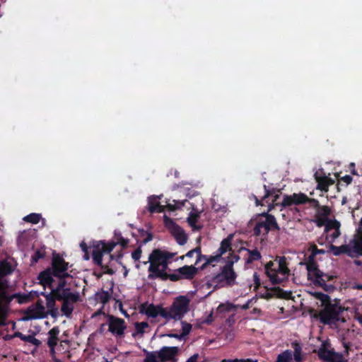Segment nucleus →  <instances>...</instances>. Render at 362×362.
I'll return each mask as SVG.
<instances>
[{
  "label": "nucleus",
  "mask_w": 362,
  "mask_h": 362,
  "mask_svg": "<svg viewBox=\"0 0 362 362\" xmlns=\"http://www.w3.org/2000/svg\"><path fill=\"white\" fill-rule=\"evenodd\" d=\"M69 262L58 253L54 252L51 262V267H47L38 274L40 284L49 288L52 287L54 282V277H71L73 276L69 274Z\"/></svg>",
  "instance_id": "obj_1"
},
{
  "label": "nucleus",
  "mask_w": 362,
  "mask_h": 362,
  "mask_svg": "<svg viewBox=\"0 0 362 362\" xmlns=\"http://www.w3.org/2000/svg\"><path fill=\"white\" fill-rule=\"evenodd\" d=\"M273 207V204H269L267 212H262L258 214V218H257L253 228V234L255 235L262 236L264 238H267L270 230H280V227L274 216L269 214Z\"/></svg>",
  "instance_id": "obj_2"
},
{
  "label": "nucleus",
  "mask_w": 362,
  "mask_h": 362,
  "mask_svg": "<svg viewBox=\"0 0 362 362\" xmlns=\"http://www.w3.org/2000/svg\"><path fill=\"white\" fill-rule=\"evenodd\" d=\"M189 298L186 296H179L175 298L172 305L167 310V320H181L189 310Z\"/></svg>",
  "instance_id": "obj_3"
},
{
  "label": "nucleus",
  "mask_w": 362,
  "mask_h": 362,
  "mask_svg": "<svg viewBox=\"0 0 362 362\" xmlns=\"http://www.w3.org/2000/svg\"><path fill=\"white\" fill-rule=\"evenodd\" d=\"M344 311V308L337 303L332 304L329 303L319 313V318L322 323L329 325L335 324L339 321L344 322V319L340 318V315Z\"/></svg>",
  "instance_id": "obj_4"
},
{
  "label": "nucleus",
  "mask_w": 362,
  "mask_h": 362,
  "mask_svg": "<svg viewBox=\"0 0 362 362\" xmlns=\"http://www.w3.org/2000/svg\"><path fill=\"white\" fill-rule=\"evenodd\" d=\"M329 249L335 256L346 254L351 258L362 256V240H354L349 245L336 246L330 245Z\"/></svg>",
  "instance_id": "obj_5"
},
{
  "label": "nucleus",
  "mask_w": 362,
  "mask_h": 362,
  "mask_svg": "<svg viewBox=\"0 0 362 362\" xmlns=\"http://www.w3.org/2000/svg\"><path fill=\"white\" fill-rule=\"evenodd\" d=\"M240 259V257L234 253L229 254L226 260V264L221 268V274L226 281V286H232L235 283L238 276L233 269V265Z\"/></svg>",
  "instance_id": "obj_6"
},
{
  "label": "nucleus",
  "mask_w": 362,
  "mask_h": 362,
  "mask_svg": "<svg viewBox=\"0 0 362 362\" xmlns=\"http://www.w3.org/2000/svg\"><path fill=\"white\" fill-rule=\"evenodd\" d=\"M91 247H93L92 259L93 263L101 268V269L103 271V274H107L109 275L114 274L115 271L112 269L110 268L107 264H103V255L107 253L106 251H103L105 250L104 245L100 246L96 243L93 242Z\"/></svg>",
  "instance_id": "obj_7"
},
{
  "label": "nucleus",
  "mask_w": 362,
  "mask_h": 362,
  "mask_svg": "<svg viewBox=\"0 0 362 362\" xmlns=\"http://www.w3.org/2000/svg\"><path fill=\"white\" fill-rule=\"evenodd\" d=\"M164 222L166 226L169 228L171 235L174 237L177 243L180 245H184L188 239L185 230L179 225L175 223L173 219L167 216H164Z\"/></svg>",
  "instance_id": "obj_8"
},
{
  "label": "nucleus",
  "mask_w": 362,
  "mask_h": 362,
  "mask_svg": "<svg viewBox=\"0 0 362 362\" xmlns=\"http://www.w3.org/2000/svg\"><path fill=\"white\" fill-rule=\"evenodd\" d=\"M199 269L194 264L185 265L175 270L174 273L170 274L175 276V279H170L171 281H177L181 279L191 281L197 275Z\"/></svg>",
  "instance_id": "obj_9"
},
{
  "label": "nucleus",
  "mask_w": 362,
  "mask_h": 362,
  "mask_svg": "<svg viewBox=\"0 0 362 362\" xmlns=\"http://www.w3.org/2000/svg\"><path fill=\"white\" fill-rule=\"evenodd\" d=\"M57 300L62 301L61 311L66 317H70L74 310V304L77 303L80 299L78 292L67 293L64 295V298L56 297Z\"/></svg>",
  "instance_id": "obj_10"
},
{
  "label": "nucleus",
  "mask_w": 362,
  "mask_h": 362,
  "mask_svg": "<svg viewBox=\"0 0 362 362\" xmlns=\"http://www.w3.org/2000/svg\"><path fill=\"white\" fill-rule=\"evenodd\" d=\"M107 318L108 331L116 337H123L124 334V331L127 329L124 320L115 317L112 315H107Z\"/></svg>",
  "instance_id": "obj_11"
},
{
  "label": "nucleus",
  "mask_w": 362,
  "mask_h": 362,
  "mask_svg": "<svg viewBox=\"0 0 362 362\" xmlns=\"http://www.w3.org/2000/svg\"><path fill=\"white\" fill-rule=\"evenodd\" d=\"M140 313L145 314L148 317H156L160 315L162 317L167 320V310L161 305H155L153 303L148 304V303H142L140 306Z\"/></svg>",
  "instance_id": "obj_12"
},
{
  "label": "nucleus",
  "mask_w": 362,
  "mask_h": 362,
  "mask_svg": "<svg viewBox=\"0 0 362 362\" xmlns=\"http://www.w3.org/2000/svg\"><path fill=\"white\" fill-rule=\"evenodd\" d=\"M177 255L176 252H170L165 250H162L159 248L154 249L150 254L148 257V262L153 264H160L167 260H170Z\"/></svg>",
  "instance_id": "obj_13"
},
{
  "label": "nucleus",
  "mask_w": 362,
  "mask_h": 362,
  "mask_svg": "<svg viewBox=\"0 0 362 362\" xmlns=\"http://www.w3.org/2000/svg\"><path fill=\"white\" fill-rule=\"evenodd\" d=\"M307 195L305 193H293V194H284L283 200L280 204L284 208L291 206L292 205H302L306 204Z\"/></svg>",
  "instance_id": "obj_14"
},
{
  "label": "nucleus",
  "mask_w": 362,
  "mask_h": 362,
  "mask_svg": "<svg viewBox=\"0 0 362 362\" xmlns=\"http://www.w3.org/2000/svg\"><path fill=\"white\" fill-rule=\"evenodd\" d=\"M47 315L43 301L38 299L35 305L30 307L27 312L26 320L44 318Z\"/></svg>",
  "instance_id": "obj_15"
},
{
  "label": "nucleus",
  "mask_w": 362,
  "mask_h": 362,
  "mask_svg": "<svg viewBox=\"0 0 362 362\" xmlns=\"http://www.w3.org/2000/svg\"><path fill=\"white\" fill-rule=\"evenodd\" d=\"M8 300L6 291V284L0 279V325H4L8 315V310L4 302Z\"/></svg>",
  "instance_id": "obj_16"
},
{
  "label": "nucleus",
  "mask_w": 362,
  "mask_h": 362,
  "mask_svg": "<svg viewBox=\"0 0 362 362\" xmlns=\"http://www.w3.org/2000/svg\"><path fill=\"white\" fill-rule=\"evenodd\" d=\"M178 351L179 348L177 346H163L157 351V354L160 362H168L170 361L176 362L175 357Z\"/></svg>",
  "instance_id": "obj_17"
},
{
  "label": "nucleus",
  "mask_w": 362,
  "mask_h": 362,
  "mask_svg": "<svg viewBox=\"0 0 362 362\" xmlns=\"http://www.w3.org/2000/svg\"><path fill=\"white\" fill-rule=\"evenodd\" d=\"M59 281L58 284L55 288H50L53 290V293L55 294L56 297H59L60 298H64V295L67 293H71V288L67 286L68 279H71V277H56Z\"/></svg>",
  "instance_id": "obj_18"
},
{
  "label": "nucleus",
  "mask_w": 362,
  "mask_h": 362,
  "mask_svg": "<svg viewBox=\"0 0 362 362\" xmlns=\"http://www.w3.org/2000/svg\"><path fill=\"white\" fill-rule=\"evenodd\" d=\"M150 274L148 275V279H160L162 281L170 280V279H175V276L164 272V270H160V266L153 264L152 262L148 267Z\"/></svg>",
  "instance_id": "obj_19"
},
{
  "label": "nucleus",
  "mask_w": 362,
  "mask_h": 362,
  "mask_svg": "<svg viewBox=\"0 0 362 362\" xmlns=\"http://www.w3.org/2000/svg\"><path fill=\"white\" fill-rule=\"evenodd\" d=\"M94 242L100 246L104 245L105 250L103 251H106L107 254L110 253L117 245H121L122 248L124 249L127 247L129 244V240L122 236L117 238V241L112 240L106 242L105 240H99Z\"/></svg>",
  "instance_id": "obj_20"
},
{
  "label": "nucleus",
  "mask_w": 362,
  "mask_h": 362,
  "mask_svg": "<svg viewBox=\"0 0 362 362\" xmlns=\"http://www.w3.org/2000/svg\"><path fill=\"white\" fill-rule=\"evenodd\" d=\"M276 261H269L264 266L265 274L272 283V284H279L283 281V279L276 275Z\"/></svg>",
  "instance_id": "obj_21"
},
{
  "label": "nucleus",
  "mask_w": 362,
  "mask_h": 362,
  "mask_svg": "<svg viewBox=\"0 0 362 362\" xmlns=\"http://www.w3.org/2000/svg\"><path fill=\"white\" fill-rule=\"evenodd\" d=\"M306 269L308 271V279L312 282H313L315 278L322 276V272L319 269L317 263L315 261V259H310V257H308V262L306 263Z\"/></svg>",
  "instance_id": "obj_22"
},
{
  "label": "nucleus",
  "mask_w": 362,
  "mask_h": 362,
  "mask_svg": "<svg viewBox=\"0 0 362 362\" xmlns=\"http://www.w3.org/2000/svg\"><path fill=\"white\" fill-rule=\"evenodd\" d=\"M334 279V276L329 275L322 272V276L320 278H315L313 281L314 285L322 287L325 291H332L334 289V286L330 284H327V281H331Z\"/></svg>",
  "instance_id": "obj_23"
},
{
  "label": "nucleus",
  "mask_w": 362,
  "mask_h": 362,
  "mask_svg": "<svg viewBox=\"0 0 362 362\" xmlns=\"http://www.w3.org/2000/svg\"><path fill=\"white\" fill-rule=\"evenodd\" d=\"M187 200H175L173 199L172 203H167L166 206L161 205L159 202L156 204V213H162L164 211L165 208L166 207L170 211H175L176 210L180 209L182 206H185Z\"/></svg>",
  "instance_id": "obj_24"
},
{
  "label": "nucleus",
  "mask_w": 362,
  "mask_h": 362,
  "mask_svg": "<svg viewBox=\"0 0 362 362\" xmlns=\"http://www.w3.org/2000/svg\"><path fill=\"white\" fill-rule=\"evenodd\" d=\"M275 261H276V275L288 276L290 274V269L288 267V262L285 256H276Z\"/></svg>",
  "instance_id": "obj_25"
},
{
  "label": "nucleus",
  "mask_w": 362,
  "mask_h": 362,
  "mask_svg": "<svg viewBox=\"0 0 362 362\" xmlns=\"http://www.w3.org/2000/svg\"><path fill=\"white\" fill-rule=\"evenodd\" d=\"M315 180L317 182V189L322 192H327L329 187L334 183V180L327 176H317L315 174Z\"/></svg>",
  "instance_id": "obj_26"
},
{
  "label": "nucleus",
  "mask_w": 362,
  "mask_h": 362,
  "mask_svg": "<svg viewBox=\"0 0 362 362\" xmlns=\"http://www.w3.org/2000/svg\"><path fill=\"white\" fill-rule=\"evenodd\" d=\"M233 238V235L230 234L221 242L220 247L216 252L221 258H222V255L227 252H231L230 254L233 253L232 250Z\"/></svg>",
  "instance_id": "obj_27"
},
{
  "label": "nucleus",
  "mask_w": 362,
  "mask_h": 362,
  "mask_svg": "<svg viewBox=\"0 0 362 362\" xmlns=\"http://www.w3.org/2000/svg\"><path fill=\"white\" fill-rule=\"evenodd\" d=\"M59 332H60L59 328L57 326L52 327L49 331V332H48L49 337H48V340H47V345H48L49 348L52 349L53 346H57L58 341H59L58 335L59 334Z\"/></svg>",
  "instance_id": "obj_28"
},
{
  "label": "nucleus",
  "mask_w": 362,
  "mask_h": 362,
  "mask_svg": "<svg viewBox=\"0 0 362 362\" xmlns=\"http://www.w3.org/2000/svg\"><path fill=\"white\" fill-rule=\"evenodd\" d=\"M199 218V213L190 212L187 219V223L194 231H199L202 228V225H197Z\"/></svg>",
  "instance_id": "obj_29"
},
{
  "label": "nucleus",
  "mask_w": 362,
  "mask_h": 362,
  "mask_svg": "<svg viewBox=\"0 0 362 362\" xmlns=\"http://www.w3.org/2000/svg\"><path fill=\"white\" fill-rule=\"evenodd\" d=\"M15 337H19L22 341L29 342L36 346L41 344V341L33 335H25L21 332H17L14 334Z\"/></svg>",
  "instance_id": "obj_30"
},
{
  "label": "nucleus",
  "mask_w": 362,
  "mask_h": 362,
  "mask_svg": "<svg viewBox=\"0 0 362 362\" xmlns=\"http://www.w3.org/2000/svg\"><path fill=\"white\" fill-rule=\"evenodd\" d=\"M291 347L293 349V358L296 362L303 361L302 347L299 342L294 341L291 343Z\"/></svg>",
  "instance_id": "obj_31"
},
{
  "label": "nucleus",
  "mask_w": 362,
  "mask_h": 362,
  "mask_svg": "<svg viewBox=\"0 0 362 362\" xmlns=\"http://www.w3.org/2000/svg\"><path fill=\"white\" fill-rule=\"evenodd\" d=\"M245 250L248 252L249 255L246 260L247 264H251L255 261H258L262 259V255L257 248L254 250L245 248Z\"/></svg>",
  "instance_id": "obj_32"
},
{
  "label": "nucleus",
  "mask_w": 362,
  "mask_h": 362,
  "mask_svg": "<svg viewBox=\"0 0 362 362\" xmlns=\"http://www.w3.org/2000/svg\"><path fill=\"white\" fill-rule=\"evenodd\" d=\"M13 270L11 264L7 260H0V277L11 274Z\"/></svg>",
  "instance_id": "obj_33"
},
{
  "label": "nucleus",
  "mask_w": 362,
  "mask_h": 362,
  "mask_svg": "<svg viewBox=\"0 0 362 362\" xmlns=\"http://www.w3.org/2000/svg\"><path fill=\"white\" fill-rule=\"evenodd\" d=\"M111 296L107 291L101 290L95 294V299L103 305H105L110 300Z\"/></svg>",
  "instance_id": "obj_34"
},
{
  "label": "nucleus",
  "mask_w": 362,
  "mask_h": 362,
  "mask_svg": "<svg viewBox=\"0 0 362 362\" xmlns=\"http://www.w3.org/2000/svg\"><path fill=\"white\" fill-rule=\"evenodd\" d=\"M341 223L339 221L336 219H329L327 221L325 228V233H329L332 230H334L335 229L340 228Z\"/></svg>",
  "instance_id": "obj_35"
},
{
  "label": "nucleus",
  "mask_w": 362,
  "mask_h": 362,
  "mask_svg": "<svg viewBox=\"0 0 362 362\" xmlns=\"http://www.w3.org/2000/svg\"><path fill=\"white\" fill-rule=\"evenodd\" d=\"M236 307L237 305L229 302L221 303L217 308V312L219 313H230L231 311H235Z\"/></svg>",
  "instance_id": "obj_36"
},
{
  "label": "nucleus",
  "mask_w": 362,
  "mask_h": 362,
  "mask_svg": "<svg viewBox=\"0 0 362 362\" xmlns=\"http://www.w3.org/2000/svg\"><path fill=\"white\" fill-rule=\"evenodd\" d=\"M42 295L44 296L46 298L47 301V308L49 310H52L54 308L55 306V300H57V298L55 296V294L53 293V290L52 289L51 292L49 293H45L44 292L42 293Z\"/></svg>",
  "instance_id": "obj_37"
},
{
  "label": "nucleus",
  "mask_w": 362,
  "mask_h": 362,
  "mask_svg": "<svg viewBox=\"0 0 362 362\" xmlns=\"http://www.w3.org/2000/svg\"><path fill=\"white\" fill-rule=\"evenodd\" d=\"M276 362H293L292 351L288 349L279 354Z\"/></svg>",
  "instance_id": "obj_38"
},
{
  "label": "nucleus",
  "mask_w": 362,
  "mask_h": 362,
  "mask_svg": "<svg viewBox=\"0 0 362 362\" xmlns=\"http://www.w3.org/2000/svg\"><path fill=\"white\" fill-rule=\"evenodd\" d=\"M144 352L146 357L143 362H159L157 351H148L144 349Z\"/></svg>",
  "instance_id": "obj_39"
},
{
  "label": "nucleus",
  "mask_w": 362,
  "mask_h": 362,
  "mask_svg": "<svg viewBox=\"0 0 362 362\" xmlns=\"http://www.w3.org/2000/svg\"><path fill=\"white\" fill-rule=\"evenodd\" d=\"M211 282L216 284L215 288L223 287L225 285L226 286V281H225V279L223 278L221 272L213 276L211 279Z\"/></svg>",
  "instance_id": "obj_40"
},
{
  "label": "nucleus",
  "mask_w": 362,
  "mask_h": 362,
  "mask_svg": "<svg viewBox=\"0 0 362 362\" xmlns=\"http://www.w3.org/2000/svg\"><path fill=\"white\" fill-rule=\"evenodd\" d=\"M331 214V209L327 206H321L316 209V216L327 218Z\"/></svg>",
  "instance_id": "obj_41"
},
{
  "label": "nucleus",
  "mask_w": 362,
  "mask_h": 362,
  "mask_svg": "<svg viewBox=\"0 0 362 362\" xmlns=\"http://www.w3.org/2000/svg\"><path fill=\"white\" fill-rule=\"evenodd\" d=\"M333 351L334 350H329L325 347H322L319 349L318 356L321 359L329 362Z\"/></svg>",
  "instance_id": "obj_42"
},
{
  "label": "nucleus",
  "mask_w": 362,
  "mask_h": 362,
  "mask_svg": "<svg viewBox=\"0 0 362 362\" xmlns=\"http://www.w3.org/2000/svg\"><path fill=\"white\" fill-rule=\"evenodd\" d=\"M221 259V258L219 257V255H217L216 252L215 255H211L208 257L206 259V262H205L201 267H198L199 270L202 271L205 269L209 264L214 262H219Z\"/></svg>",
  "instance_id": "obj_43"
},
{
  "label": "nucleus",
  "mask_w": 362,
  "mask_h": 362,
  "mask_svg": "<svg viewBox=\"0 0 362 362\" xmlns=\"http://www.w3.org/2000/svg\"><path fill=\"white\" fill-rule=\"evenodd\" d=\"M264 191H265V194L264 196L262 197V199L261 200H259L257 197H255V202H256V205L257 206H259V205H264V202H265L266 203L268 202V200L267 199L270 197V196H273V192L269 189H267V187L266 185H264Z\"/></svg>",
  "instance_id": "obj_44"
},
{
  "label": "nucleus",
  "mask_w": 362,
  "mask_h": 362,
  "mask_svg": "<svg viewBox=\"0 0 362 362\" xmlns=\"http://www.w3.org/2000/svg\"><path fill=\"white\" fill-rule=\"evenodd\" d=\"M41 218V215L39 214L32 213L23 218V220L25 222L31 223L33 224H36L39 223Z\"/></svg>",
  "instance_id": "obj_45"
},
{
  "label": "nucleus",
  "mask_w": 362,
  "mask_h": 362,
  "mask_svg": "<svg viewBox=\"0 0 362 362\" xmlns=\"http://www.w3.org/2000/svg\"><path fill=\"white\" fill-rule=\"evenodd\" d=\"M329 362H349V360L344 358L342 354L333 351Z\"/></svg>",
  "instance_id": "obj_46"
},
{
  "label": "nucleus",
  "mask_w": 362,
  "mask_h": 362,
  "mask_svg": "<svg viewBox=\"0 0 362 362\" xmlns=\"http://www.w3.org/2000/svg\"><path fill=\"white\" fill-rule=\"evenodd\" d=\"M45 256V252L43 250H37L31 257L32 264L37 263L40 259Z\"/></svg>",
  "instance_id": "obj_47"
},
{
  "label": "nucleus",
  "mask_w": 362,
  "mask_h": 362,
  "mask_svg": "<svg viewBox=\"0 0 362 362\" xmlns=\"http://www.w3.org/2000/svg\"><path fill=\"white\" fill-rule=\"evenodd\" d=\"M158 198H159L158 197ZM157 197H152L148 198V211L150 213L153 214L156 211V204H158V202L156 201Z\"/></svg>",
  "instance_id": "obj_48"
},
{
  "label": "nucleus",
  "mask_w": 362,
  "mask_h": 362,
  "mask_svg": "<svg viewBox=\"0 0 362 362\" xmlns=\"http://www.w3.org/2000/svg\"><path fill=\"white\" fill-rule=\"evenodd\" d=\"M181 325H182V334H180L181 335H182V337H185V336H187L191 330H192V325L189 324V323H187L185 321H182L181 320Z\"/></svg>",
  "instance_id": "obj_49"
},
{
  "label": "nucleus",
  "mask_w": 362,
  "mask_h": 362,
  "mask_svg": "<svg viewBox=\"0 0 362 362\" xmlns=\"http://www.w3.org/2000/svg\"><path fill=\"white\" fill-rule=\"evenodd\" d=\"M14 297L18 299V302L21 304L28 303L31 299L29 294L16 293Z\"/></svg>",
  "instance_id": "obj_50"
},
{
  "label": "nucleus",
  "mask_w": 362,
  "mask_h": 362,
  "mask_svg": "<svg viewBox=\"0 0 362 362\" xmlns=\"http://www.w3.org/2000/svg\"><path fill=\"white\" fill-rule=\"evenodd\" d=\"M313 296L320 301H322V303H329L330 298L328 295L321 293V292H315L313 293Z\"/></svg>",
  "instance_id": "obj_51"
},
{
  "label": "nucleus",
  "mask_w": 362,
  "mask_h": 362,
  "mask_svg": "<svg viewBox=\"0 0 362 362\" xmlns=\"http://www.w3.org/2000/svg\"><path fill=\"white\" fill-rule=\"evenodd\" d=\"M310 250L311 252L310 255L309 256L310 259H315V257L318 254H325V251L323 249H318L317 247L313 244L310 246Z\"/></svg>",
  "instance_id": "obj_52"
},
{
  "label": "nucleus",
  "mask_w": 362,
  "mask_h": 362,
  "mask_svg": "<svg viewBox=\"0 0 362 362\" xmlns=\"http://www.w3.org/2000/svg\"><path fill=\"white\" fill-rule=\"evenodd\" d=\"M341 235L340 228L335 229L332 233L327 234L326 236V240H329L330 238V242H334L337 238H338Z\"/></svg>",
  "instance_id": "obj_53"
},
{
  "label": "nucleus",
  "mask_w": 362,
  "mask_h": 362,
  "mask_svg": "<svg viewBox=\"0 0 362 362\" xmlns=\"http://www.w3.org/2000/svg\"><path fill=\"white\" fill-rule=\"evenodd\" d=\"M306 204H309V206L310 208H313L314 209H317L318 207H320V202L317 199L314 198H310L307 196V201Z\"/></svg>",
  "instance_id": "obj_54"
},
{
  "label": "nucleus",
  "mask_w": 362,
  "mask_h": 362,
  "mask_svg": "<svg viewBox=\"0 0 362 362\" xmlns=\"http://www.w3.org/2000/svg\"><path fill=\"white\" fill-rule=\"evenodd\" d=\"M278 291V296L281 298L289 299L291 296V291H286L283 290L282 288H277Z\"/></svg>",
  "instance_id": "obj_55"
},
{
  "label": "nucleus",
  "mask_w": 362,
  "mask_h": 362,
  "mask_svg": "<svg viewBox=\"0 0 362 362\" xmlns=\"http://www.w3.org/2000/svg\"><path fill=\"white\" fill-rule=\"evenodd\" d=\"M80 247L81 248V250L84 252L83 255V259L85 260H88L90 259V255L88 252V247L85 242H81L80 243Z\"/></svg>",
  "instance_id": "obj_56"
},
{
  "label": "nucleus",
  "mask_w": 362,
  "mask_h": 362,
  "mask_svg": "<svg viewBox=\"0 0 362 362\" xmlns=\"http://www.w3.org/2000/svg\"><path fill=\"white\" fill-rule=\"evenodd\" d=\"M148 327V324L146 322H136L135 325L136 330L138 333H144V329Z\"/></svg>",
  "instance_id": "obj_57"
},
{
  "label": "nucleus",
  "mask_w": 362,
  "mask_h": 362,
  "mask_svg": "<svg viewBox=\"0 0 362 362\" xmlns=\"http://www.w3.org/2000/svg\"><path fill=\"white\" fill-rule=\"evenodd\" d=\"M327 220H328V218L316 216L315 223L318 227H322V226L325 227Z\"/></svg>",
  "instance_id": "obj_58"
},
{
  "label": "nucleus",
  "mask_w": 362,
  "mask_h": 362,
  "mask_svg": "<svg viewBox=\"0 0 362 362\" xmlns=\"http://www.w3.org/2000/svg\"><path fill=\"white\" fill-rule=\"evenodd\" d=\"M141 249L140 247H139L132 253V259H134L135 261L139 260L141 256Z\"/></svg>",
  "instance_id": "obj_59"
},
{
  "label": "nucleus",
  "mask_w": 362,
  "mask_h": 362,
  "mask_svg": "<svg viewBox=\"0 0 362 362\" xmlns=\"http://www.w3.org/2000/svg\"><path fill=\"white\" fill-rule=\"evenodd\" d=\"M253 281L255 284V289H257L260 287L261 285V281L259 279V276L257 272H255L253 274Z\"/></svg>",
  "instance_id": "obj_60"
},
{
  "label": "nucleus",
  "mask_w": 362,
  "mask_h": 362,
  "mask_svg": "<svg viewBox=\"0 0 362 362\" xmlns=\"http://www.w3.org/2000/svg\"><path fill=\"white\" fill-rule=\"evenodd\" d=\"M340 180L343 181L344 182L346 183V185H348L351 183L353 178L351 175H346L345 176L341 177L340 178Z\"/></svg>",
  "instance_id": "obj_61"
},
{
  "label": "nucleus",
  "mask_w": 362,
  "mask_h": 362,
  "mask_svg": "<svg viewBox=\"0 0 362 362\" xmlns=\"http://www.w3.org/2000/svg\"><path fill=\"white\" fill-rule=\"evenodd\" d=\"M206 259H207V255H206L202 254V255H197L196 262L194 265V266L197 265L202 260H204L205 262H206Z\"/></svg>",
  "instance_id": "obj_62"
},
{
  "label": "nucleus",
  "mask_w": 362,
  "mask_h": 362,
  "mask_svg": "<svg viewBox=\"0 0 362 362\" xmlns=\"http://www.w3.org/2000/svg\"><path fill=\"white\" fill-rule=\"evenodd\" d=\"M165 336H167L170 338H175V339H177L179 340H181L183 338L182 335L178 334H174V333L166 334Z\"/></svg>",
  "instance_id": "obj_63"
},
{
  "label": "nucleus",
  "mask_w": 362,
  "mask_h": 362,
  "mask_svg": "<svg viewBox=\"0 0 362 362\" xmlns=\"http://www.w3.org/2000/svg\"><path fill=\"white\" fill-rule=\"evenodd\" d=\"M199 358V354H194V355H192V356H190L187 361L186 362H197V359Z\"/></svg>",
  "instance_id": "obj_64"
}]
</instances>
